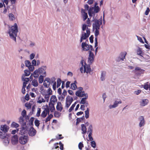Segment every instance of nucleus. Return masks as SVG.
I'll return each mask as SVG.
<instances>
[{
  "label": "nucleus",
  "mask_w": 150,
  "mask_h": 150,
  "mask_svg": "<svg viewBox=\"0 0 150 150\" xmlns=\"http://www.w3.org/2000/svg\"><path fill=\"white\" fill-rule=\"evenodd\" d=\"M18 25L16 23H15L14 25L12 26L11 28L8 30V32L10 38L15 42H16V37L17 33L18 32Z\"/></svg>",
  "instance_id": "f257e3e1"
},
{
  "label": "nucleus",
  "mask_w": 150,
  "mask_h": 150,
  "mask_svg": "<svg viewBox=\"0 0 150 150\" xmlns=\"http://www.w3.org/2000/svg\"><path fill=\"white\" fill-rule=\"evenodd\" d=\"M94 23H93V30L95 29L99 30L100 28V26L102 24V21L101 18L99 20H97L96 18H94L93 20Z\"/></svg>",
  "instance_id": "f03ea898"
},
{
  "label": "nucleus",
  "mask_w": 150,
  "mask_h": 150,
  "mask_svg": "<svg viewBox=\"0 0 150 150\" xmlns=\"http://www.w3.org/2000/svg\"><path fill=\"white\" fill-rule=\"evenodd\" d=\"M81 64L82 67H83L84 70L83 73H90L91 71V69L90 66L89 65H88L86 63L84 62L83 59V57H81Z\"/></svg>",
  "instance_id": "7ed1b4c3"
},
{
  "label": "nucleus",
  "mask_w": 150,
  "mask_h": 150,
  "mask_svg": "<svg viewBox=\"0 0 150 150\" xmlns=\"http://www.w3.org/2000/svg\"><path fill=\"white\" fill-rule=\"evenodd\" d=\"M28 137L27 136L23 135L20 137L19 139V143L22 144H24L28 142Z\"/></svg>",
  "instance_id": "20e7f679"
},
{
  "label": "nucleus",
  "mask_w": 150,
  "mask_h": 150,
  "mask_svg": "<svg viewBox=\"0 0 150 150\" xmlns=\"http://www.w3.org/2000/svg\"><path fill=\"white\" fill-rule=\"evenodd\" d=\"M144 71L145 70L141 69L139 67H136L134 71L137 76H140L142 74H143Z\"/></svg>",
  "instance_id": "39448f33"
},
{
  "label": "nucleus",
  "mask_w": 150,
  "mask_h": 150,
  "mask_svg": "<svg viewBox=\"0 0 150 150\" xmlns=\"http://www.w3.org/2000/svg\"><path fill=\"white\" fill-rule=\"evenodd\" d=\"M36 130L33 126H31L28 131V134L30 136L33 137L36 135Z\"/></svg>",
  "instance_id": "423d86ee"
},
{
  "label": "nucleus",
  "mask_w": 150,
  "mask_h": 150,
  "mask_svg": "<svg viewBox=\"0 0 150 150\" xmlns=\"http://www.w3.org/2000/svg\"><path fill=\"white\" fill-rule=\"evenodd\" d=\"M39 73L40 74H42L44 75V77H45L46 75V73L45 71L47 69L46 66H42L41 67L39 68Z\"/></svg>",
  "instance_id": "0eeeda50"
},
{
  "label": "nucleus",
  "mask_w": 150,
  "mask_h": 150,
  "mask_svg": "<svg viewBox=\"0 0 150 150\" xmlns=\"http://www.w3.org/2000/svg\"><path fill=\"white\" fill-rule=\"evenodd\" d=\"M18 137L17 135H14L12 138L11 142L13 145H16L18 142Z\"/></svg>",
  "instance_id": "6e6552de"
},
{
  "label": "nucleus",
  "mask_w": 150,
  "mask_h": 150,
  "mask_svg": "<svg viewBox=\"0 0 150 150\" xmlns=\"http://www.w3.org/2000/svg\"><path fill=\"white\" fill-rule=\"evenodd\" d=\"M9 128V127L6 125H1L0 126V130L6 133L8 131Z\"/></svg>",
  "instance_id": "1a4fd4ad"
},
{
  "label": "nucleus",
  "mask_w": 150,
  "mask_h": 150,
  "mask_svg": "<svg viewBox=\"0 0 150 150\" xmlns=\"http://www.w3.org/2000/svg\"><path fill=\"white\" fill-rule=\"evenodd\" d=\"M139 120L140 121L139 126L140 127L144 126L145 124L144 118L143 116H140L139 118Z\"/></svg>",
  "instance_id": "9d476101"
},
{
  "label": "nucleus",
  "mask_w": 150,
  "mask_h": 150,
  "mask_svg": "<svg viewBox=\"0 0 150 150\" xmlns=\"http://www.w3.org/2000/svg\"><path fill=\"white\" fill-rule=\"evenodd\" d=\"M81 47L82 50L87 51L89 49V45L85 42H82L81 43Z\"/></svg>",
  "instance_id": "9b49d317"
},
{
  "label": "nucleus",
  "mask_w": 150,
  "mask_h": 150,
  "mask_svg": "<svg viewBox=\"0 0 150 150\" xmlns=\"http://www.w3.org/2000/svg\"><path fill=\"white\" fill-rule=\"evenodd\" d=\"M70 99V96L68 95L66 98L65 107L68 108L71 103Z\"/></svg>",
  "instance_id": "f8f14e48"
},
{
  "label": "nucleus",
  "mask_w": 150,
  "mask_h": 150,
  "mask_svg": "<svg viewBox=\"0 0 150 150\" xmlns=\"http://www.w3.org/2000/svg\"><path fill=\"white\" fill-rule=\"evenodd\" d=\"M122 103V102L121 100L118 101L117 100H115L113 104V105H110L109 106V107L110 109H112V108H115L117 107L118 104H121Z\"/></svg>",
  "instance_id": "ddd939ff"
},
{
  "label": "nucleus",
  "mask_w": 150,
  "mask_h": 150,
  "mask_svg": "<svg viewBox=\"0 0 150 150\" xmlns=\"http://www.w3.org/2000/svg\"><path fill=\"white\" fill-rule=\"evenodd\" d=\"M149 102V101L148 99H145L142 100V101H140L139 103L140 105L142 106H144L147 105Z\"/></svg>",
  "instance_id": "4468645a"
},
{
  "label": "nucleus",
  "mask_w": 150,
  "mask_h": 150,
  "mask_svg": "<svg viewBox=\"0 0 150 150\" xmlns=\"http://www.w3.org/2000/svg\"><path fill=\"white\" fill-rule=\"evenodd\" d=\"M57 110L58 111H61L63 109L62 105L61 102L58 101L56 106Z\"/></svg>",
  "instance_id": "2eb2a0df"
},
{
  "label": "nucleus",
  "mask_w": 150,
  "mask_h": 150,
  "mask_svg": "<svg viewBox=\"0 0 150 150\" xmlns=\"http://www.w3.org/2000/svg\"><path fill=\"white\" fill-rule=\"evenodd\" d=\"M106 74V72L105 71H101L100 78L102 81H104L105 80Z\"/></svg>",
  "instance_id": "dca6fc26"
},
{
  "label": "nucleus",
  "mask_w": 150,
  "mask_h": 150,
  "mask_svg": "<svg viewBox=\"0 0 150 150\" xmlns=\"http://www.w3.org/2000/svg\"><path fill=\"white\" fill-rule=\"evenodd\" d=\"M49 107H50V110L51 112H53L55 110V108L54 106V104L53 103L49 102Z\"/></svg>",
  "instance_id": "f3484780"
},
{
  "label": "nucleus",
  "mask_w": 150,
  "mask_h": 150,
  "mask_svg": "<svg viewBox=\"0 0 150 150\" xmlns=\"http://www.w3.org/2000/svg\"><path fill=\"white\" fill-rule=\"evenodd\" d=\"M57 99L56 96L55 95H52L51 96L50 99V102L54 104V103L57 102Z\"/></svg>",
  "instance_id": "a211bd4d"
},
{
  "label": "nucleus",
  "mask_w": 150,
  "mask_h": 150,
  "mask_svg": "<svg viewBox=\"0 0 150 150\" xmlns=\"http://www.w3.org/2000/svg\"><path fill=\"white\" fill-rule=\"evenodd\" d=\"M137 54L140 56L143 57V52L142 51L141 49L139 47H138V49L137 50Z\"/></svg>",
  "instance_id": "6ab92c4d"
},
{
  "label": "nucleus",
  "mask_w": 150,
  "mask_h": 150,
  "mask_svg": "<svg viewBox=\"0 0 150 150\" xmlns=\"http://www.w3.org/2000/svg\"><path fill=\"white\" fill-rule=\"evenodd\" d=\"M81 130L82 132V134H85L86 132V126L83 124H82L81 125Z\"/></svg>",
  "instance_id": "aec40b11"
},
{
  "label": "nucleus",
  "mask_w": 150,
  "mask_h": 150,
  "mask_svg": "<svg viewBox=\"0 0 150 150\" xmlns=\"http://www.w3.org/2000/svg\"><path fill=\"white\" fill-rule=\"evenodd\" d=\"M39 73V69L37 70H35L33 72V77L35 78L36 79L38 78L39 76V74H38Z\"/></svg>",
  "instance_id": "412c9836"
},
{
  "label": "nucleus",
  "mask_w": 150,
  "mask_h": 150,
  "mask_svg": "<svg viewBox=\"0 0 150 150\" xmlns=\"http://www.w3.org/2000/svg\"><path fill=\"white\" fill-rule=\"evenodd\" d=\"M7 134L4 132H3L0 131V138L2 139H4L5 138H6Z\"/></svg>",
  "instance_id": "4be33fe9"
},
{
  "label": "nucleus",
  "mask_w": 150,
  "mask_h": 150,
  "mask_svg": "<svg viewBox=\"0 0 150 150\" xmlns=\"http://www.w3.org/2000/svg\"><path fill=\"white\" fill-rule=\"evenodd\" d=\"M81 11H82V12L84 13V15H83V21H85L88 18V16L87 15V13L85 12V10L83 9H81Z\"/></svg>",
  "instance_id": "5701e85b"
},
{
  "label": "nucleus",
  "mask_w": 150,
  "mask_h": 150,
  "mask_svg": "<svg viewBox=\"0 0 150 150\" xmlns=\"http://www.w3.org/2000/svg\"><path fill=\"white\" fill-rule=\"evenodd\" d=\"M32 85L34 87H36L38 86V84L37 81L35 79H34L32 82Z\"/></svg>",
  "instance_id": "b1692460"
},
{
  "label": "nucleus",
  "mask_w": 150,
  "mask_h": 150,
  "mask_svg": "<svg viewBox=\"0 0 150 150\" xmlns=\"http://www.w3.org/2000/svg\"><path fill=\"white\" fill-rule=\"evenodd\" d=\"M67 92L66 90H64L63 91V93H62V95L61 96H62V99L61 100V101H62L64 99L65 96L67 95Z\"/></svg>",
  "instance_id": "393cba45"
},
{
  "label": "nucleus",
  "mask_w": 150,
  "mask_h": 150,
  "mask_svg": "<svg viewBox=\"0 0 150 150\" xmlns=\"http://www.w3.org/2000/svg\"><path fill=\"white\" fill-rule=\"evenodd\" d=\"M8 17L9 19L11 21H13L15 20V18L13 14L12 13L9 14Z\"/></svg>",
  "instance_id": "a878e982"
},
{
  "label": "nucleus",
  "mask_w": 150,
  "mask_h": 150,
  "mask_svg": "<svg viewBox=\"0 0 150 150\" xmlns=\"http://www.w3.org/2000/svg\"><path fill=\"white\" fill-rule=\"evenodd\" d=\"M94 57H89L88 58V62L89 63V65L93 63L94 60Z\"/></svg>",
  "instance_id": "bb28decb"
},
{
  "label": "nucleus",
  "mask_w": 150,
  "mask_h": 150,
  "mask_svg": "<svg viewBox=\"0 0 150 150\" xmlns=\"http://www.w3.org/2000/svg\"><path fill=\"white\" fill-rule=\"evenodd\" d=\"M81 37H83V40H86L88 38V36L87 35L86 33H84L83 31H81Z\"/></svg>",
  "instance_id": "cd10ccee"
},
{
  "label": "nucleus",
  "mask_w": 150,
  "mask_h": 150,
  "mask_svg": "<svg viewBox=\"0 0 150 150\" xmlns=\"http://www.w3.org/2000/svg\"><path fill=\"white\" fill-rule=\"evenodd\" d=\"M90 110L88 108H87V110L85 111V117L86 119L88 118L89 116V112Z\"/></svg>",
  "instance_id": "c85d7f7f"
},
{
  "label": "nucleus",
  "mask_w": 150,
  "mask_h": 150,
  "mask_svg": "<svg viewBox=\"0 0 150 150\" xmlns=\"http://www.w3.org/2000/svg\"><path fill=\"white\" fill-rule=\"evenodd\" d=\"M61 113L57 111H55L54 113V116L55 117L59 118L61 115Z\"/></svg>",
  "instance_id": "c756f323"
},
{
  "label": "nucleus",
  "mask_w": 150,
  "mask_h": 150,
  "mask_svg": "<svg viewBox=\"0 0 150 150\" xmlns=\"http://www.w3.org/2000/svg\"><path fill=\"white\" fill-rule=\"evenodd\" d=\"M18 124L15 122H13L11 124V127H12L17 128L19 127Z\"/></svg>",
  "instance_id": "7c9ffc66"
},
{
  "label": "nucleus",
  "mask_w": 150,
  "mask_h": 150,
  "mask_svg": "<svg viewBox=\"0 0 150 150\" xmlns=\"http://www.w3.org/2000/svg\"><path fill=\"white\" fill-rule=\"evenodd\" d=\"M35 118L34 117H32L29 120V125L30 126H33V122Z\"/></svg>",
  "instance_id": "2f4dec72"
},
{
  "label": "nucleus",
  "mask_w": 150,
  "mask_h": 150,
  "mask_svg": "<svg viewBox=\"0 0 150 150\" xmlns=\"http://www.w3.org/2000/svg\"><path fill=\"white\" fill-rule=\"evenodd\" d=\"M44 75L42 76V75H40L39 77V82L40 83H41L43 82L44 80Z\"/></svg>",
  "instance_id": "473e14b6"
},
{
  "label": "nucleus",
  "mask_w": 150,
  "mask_h": 150,
  "mask_svg": "<svg viewBox=\"0 0 150 150\" xmlns=\"http://www.w3.org/2000/svg\"><path fill=\"white\" fill-rule=\"evenodd\" d=\"M88 132H89V134H92L93 132V127L91 125H90L89 126L88 129Z\"/></svg>",
  "instance_id": "72a5a7b5"
},
{
  "label": "nucleus",
  "mask_w": 150,
  "mask_h": 150,
  "mask_svg": "<svg viewBox=\"0 0 150 150\" xmlns=\"http://www.w3.org/2000/svg\"><path fill=\"white\" fill-rule=\"evenodd\" d=\"M77 88V86L75 83H71V87L70 88L73 90H75Z\"/></svg>",
  "instance_id": "f704fd0d"
},
{
  "label": "nucleus",
  "mask_w": 150,
  "mask_h": 150,
  "mask_svg": "<svg viewBox=\"0 0 150 150\" xmlns=\"http://www.w3.org/2000/svg\"><path fill=\"white\" fill-rule=\"evenodd\" d=\"M62 83L61 80L60 78H58L57 80V88H58L60 86Z\"/></svg>",
  "instance_id": "c9c22d12"
},
{
  "label": "nucleus",
  "mask_w": 150,
  "mask_h": 150,
  "mask_svg": "<svg viewBox=\"0 0 150 150\" xmlns=\"http://www.w3.org/2000/svg\"><path fill=\"white\" fill-rule=\"evenodd\" d=\"M25 75V76H28L30 74V72L29 70H25L24 71Z\"/></svg>",
  "instance_id": "e433bc0d"
},
{
  "label": "nucleus",
  "mask_w": 150,
  "mask_h": 150,
  "mask_svg": "<svg viewBox=\"0 0 150 150\" xmlns=\"http://www.w3.org/2000/svg\"><path fill=\"white\" fill-rule=\"evenodd\" d=\"M24 117L22 116H20L19 118V122L20 124H22V123L24 122Z\"/></svg>",
  "instance_id": "4c0bfd02"
},
{
  "label": "nucleus",
  "mask_w": 150,
  "mask_h": 150,
  "mask_svg": "<svg viewBox=\"0 0 150 150\" xmlns=\"http://www.w3.org/2000/svg\"><path fill=\"white\" fill-rule=\"evenodd\" d=\"M25 66L27 67H28L31 65V63L29 60H26L25 62Z\"/></svg>",
  "instance_id": "58836bf2"
},
{
  "label": "nucleus",
  "mask_w": 150,
  "mask_h": 150,
  "mask_svg": "<svg viewBox=\"0 0 150 150\" xmlns=\"http://www.w3.org/2000/svg\"><path fill=\"white\" fill-rule=\"evenodd\" d=\"M87 99V98H81L80 102L81 104H84L86 102V100Z\"/></svg>",
  "instance_id": "ea45409f"
},
{
  "label": "nucleus",
  "mask_w": 150,
  "mask_h": 150,
  "mask_svg": "<svg viewBox=\"0 0 150 150\" xmlns=\"http://www.w3.org/2000/svg\"><path fill=\"white\" fill-rule=\"evenodd\" d=\"M35 126L38 128L40 124V121L37 119H35Z\"/></svg>",
  "instance_id": "a19ab883"
},
{
  "label": "nucleus",
  "mask_w": 150,
  "mask_h": 150,
  "mask_svg": "<svg viewBox=\"0 0 150 150\" xmlns=\"http://www.w3.org/2000/svg\"><path fill=\"white\" fill-rule=\"evenodd\" d=\"M9 139L8 137L6 138V139H5L4 140L3 142V143L4 144V145L5 146L7 145L9 143Z\"/></svg>",
  "instance_id": "79ce46f5"
},
{
  "label": "nucleus",
  "mask_w": 150,
  "mask_h": 150,
  "mask_svg": "<svg viewBox=\"0 0 150 150\" xmlns=\"http://www.w3.org/2000/svg\"><path fill=\"white\" fill-rule=\"evenodd\" d=\"M100 10V8L98 6L94 8V13H98Z\"/></svg>",
  "instance_id": "37998d69"
},
{
  "label": "nucleus",
  "mask_w": 150,
  "mask_h": 150,
  "mask_svg": "<svg viewBox=\"0 0 150 150\" xmlns=\"http://www.w3.org/2000/svg\"><path fill=\"white\" fill-rule=\"evenodd\" d=\"M84 147L83 144L82 142H80L78 144L79 149L80 150H82V148Z\"/></svg>",
  "instance_id": "c03bdc74"
},
{
  "label": "nucleus",
  "mask_w": 150,
  "mask_h": 150,
  "mask_svg": "<svg viewBox=\"0 0 150 150\" xmlns=\"http://www.w3.org/2000/svg\"><path fill=\"white\" fill-rule=\"evenodd\" d=\"M126 53H127L126 52H122L120 54V57L121 58L123 59V61L124 60V59L125 58Z\"/></svg>",
  "instance_id": "a18cd8bd"
},
{
  "label": "nucleus",
  "mask_w": 150,
  "mask_h": 150,
  "mask_svg": "<svg viewBox=\"0 0 150 150\" xmlns=\"http://www.w3.org/2000/svg\"><path fill=\"white\" fill-rule=\"evenodd\" d=\"M144 88L146 90H148L149 88V82L146 83V84L144 85Z\"/></svg>",
  "instance_id": "49530a36"
},
{
  "label": "nucleus",
  "mask_w": 150,
  "mask_h": 150,
  "mask_svg": "<svg viewBox=\"0 0 150 150\" xmlns=\"http://www.w3.org/2000/svg\"><path fill=\"white\" fill-rule=\"evenodd\" d=\"M47 115V113L44 110L41 114V116L43 118L46 117Z\"/></svg>",
  "instance_id": "de8ad7c7"
},
{
  "label": "nucleus",
  "mask_w": 150,
  "mask_h": 150,
  "mask_svg": "<svg viewBox=\"0 0 150 150\" xmlns=\"http://www.w3.org/2000/svg\"><path fill=\"white\" fill-rule=\"evenodd\" d=\"M91 146L93 148H95L96 146V144L95 141H93L91 142Z\"/></svg>",
  "instance_id": "09e8293b"
},
{
  "label": "nucleus",
  "mask_w": 150,
  "mask_h": 150,
  "mask_svg": "<svg viewBox=\"0 0 150 150\" xmlns=\"http://www.w3.org/2000/svg\"><path fill=\"white\" fill-rule=\"evenodd\" d=\"M47 92L48 95H50L52 94V91L50 88L47 90Z\"/></svg>",
  "instance_id": "8fccbe9b"
},
{
  "label": "nucleus",
  "mask_w": 150,
  "mask_h": 150,
  "mask_svg": "<svg viewBox=\"0 0 150 150\" xmlns=\"http://www.w3.org/2000/svg\"><path fill=\"white\" fill-rule=\"evenodd\" d=\"M21 115H22L21 116L24 117H25V116H26V111L24 109L23 110L21 113Z\"/></svg>",
  "instance_id": "3c124183"
},
{
  "label": "nucleus",
  "mask_w": 150,
  "mask_h": 150,
  "mask_svg": "<svg viewBox=\"0 0 150 150\" xmlns=\"http://www.w3.org/2000/svg\"><path fill=\"white\" fill-rule=\"evenodd\" d=\"M41 112V109L40 108H38V111L37 112V114H36V116L37 117H39L40 115V114Z\"/></svg>",
  "instance_id": "603ef678"
},
{
  "label": "nucleus",
  "mask_w": 150,
  "mask_h": 150,
  "mask_svg": "<svg viewBox=\"0 0 150 150\" xmlns=\"http://www.w3.org/2000/svg\"><path fill=\"white\" fill-rule=\"evenodd\" d=\"M28 67L29 69V71H30H30H33L34 69V67L32 65H30V66Z\"/></svg>",
  "instance_id": "864d4df0"
},
{
  "label": "nucleus",
  "mask_w": 150,
  "mask_h": 150,
  "mask_svg": "<svg viewBox=\"0 0 150 150\" xmlns=\"http://www.w3.org/2000/svg\"><path fill=\"white\" fill-rule=\"evenodd\" d=\"M92 134H89L88 135V138H89V140L87 139V141L88 142L89 140L91 141H93V138L92 136Z\"/></svg>",
  "instance_id": "5fc2aeb1"
},
{
  "label": "nucleus",
  "mask_w": 150,
  "mask_h": 150,
  "mask_svg": "<svg viewBox=\"0 0 150 150\" xmlns=\"http://www.w3.org/2000/svg\"><path fill=\"white\" fill-rule=\"evenodd\" d=\"M62 136V135L61 134H59V137L57 136H56V139L57 140H60V139H63L64 138L63 137H61V136Z\"/></svg>",
  "instance_id": "6e6d98bb"
},
{
  "label": "nucleus",
  "mask_w": 150,
  "mask_h": 150,
  "mask_svg": "<svg viewBox=\"0 0 150 150\" xmlns=\"http://www.w3.org/2000/svg\"><path fill=\"white\" fill-rule=\"evenodd\" d=\"M87 25L85 24H83V25L82 28V30L83 32L86 30V29H87Z\"/></svg>",
  "instance_id": "4d7b16f0"
},
{
  "label": "nucleus",
  "mask_w": 150,
  "mask_h": 150,
  "mask_svg": "<svg viewBox=\"0 0 150 150\" xmlns=\"http://www.w3.org/2000/svg\"><path fill=\"white\" fill-rule=\"evenodd\" d=\"M93 38L94 36L93 35H91L89 38V39L90 42L91 43H93Z\"/></svg>",
  "instance_id": "13d9d810"
},
{
  "label": "nucleus",
  "mask_w": 150,
  "mask_h": 150,
  "mask_svg": "<svg viewBox=\"0 0 150 150\" xmlns=\"http://www.w3.org/2000/svg\"><path fill=\"white\" fill-rule=\"evenodd\" d=\"M86 34H87V35L89 37L90 35V29L88 28H87V29L86 30Z\"/></svg>",
  "instance_id": "bf43d9fd"
},
{
  "label": "nucleus",
  "mask_w": 150,
  "mask_h": 150,
  "mask_svg": "<svg viewBox=\"0 0 150 150\" xmlns=\"http://www.w3.org/2000/svg\"><path fill=\"white\" fill-rule=\"evenodd\" d=\"M58 143L57 142L54 143V147L52 148V149H53L54 148L57 149L59 147V146L58 145Z\"/></svg>",
  "instance_id": "052dcab7"
},
{
  "label": "nucleus",
  "mask_w": 150,
  "mask_h": 150,
  "mask_svg": "<svg viewBox=\"0 0 150 150\" xmlns=\"http://www.w3.org/2000/svg\"><path fill=\"white\" fill-rule=\"evenodd\" d=\"M75 107L74 105H72L70 107V108L68 110V111L69 112H71V111L74 110V107Z\"/></svg>",
  "instance_id": "680f3d73"
},
{
  "label": "nucleus",
  "mask_w": 150,
  "mask_h": 150,
  "mask_svg": "<svg viewBox=\"0 0 150 150\" xmlns=\"http://www.w3.org/2000/svg\"><path fill=\"white\" fill-rule=\"evenodd\" d=\"M89 57H93L95 58L94 55L93 53L91 51H89Z\"/></svg>",
  "instance_id": "e2e57ef3"
},
{
  "label": "nucleus",
  "mask_w": 150,
  "mask_h": 150,
  "mask_svg": "<svg viewBox=\"0 0 150 150\" xmlns=\"http://www.w3.org/2000/svg\"><path fill=\"white\" fill-rule=\"evenodd\" d=\"M40 93L43 96H45L46 95H47L46 93V90L44 89L43 91H41Z\"/></svg>",
  "instance_id": "0e129e2a"
},
{
  "label": "nucleus",
  "mask_w": 150,
  "mask_h": 150,
  "mask_svg": "<svg viewBox=\"0 0 150 150\" xmlns=\"http://www.w3.org/2000/svg\"><path fill=\"white\" fill-rule=\"evenodd\" d=\"M25 107L27 108L28 109H30L31 108V106L30 103H26L25 104Z\"/></svg>",
  "instance_id": "69168bd1"
},
{
  "label": "nucleus",
  "mask_w": 150,
  "mask_h": 150,
  "mask_svg": "<svg viewBox=\"0 0 150 150\" xmlns=\"http://www.w3.org/2000/svg\"><path fill=\"white\" fill-rule=\"evenodd\" d=\"M137 37L138 40L139 41V42H141L142 43H144V42L141 37L137 36Z\"/></svg>",
  "instance_id": "338daca9"
},
{
  "label": "nucleus",
  "mask_w": 150,
  "mask_h": 150,
  "mask_svg": "<svg viewBox=\"0 0 150 150\" xmlns=\"http://www.w3.org/2000/svg\"><path fill=\"white\" fill-rule=\"evenodd\" d=\"M149 11H150V9H149V7H147L146 8V9L145 12V13H144L146 15H148L149 13Z\"/></svg>",
  "instance_id": "774afa93"
}]
</instances>
